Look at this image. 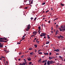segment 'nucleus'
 Returning <instances> with one entry per match:
<instances>
[{"label": "nucleus", "mask_w": 65, "mask_h": 65, "mask_svg": "<svg viewBox=\"0 0 65 65\" xmlns=\"http://www.w3.org/2000/svg\"><path fill=\"white\" fill-rule=\"evenodd\" d=\"M53 63V61L51 60L50 61H47V64L48 65H50V64H52Z\"/></svg>", "instance_id": "obj_1"}, {"label": "nucleus", "mask_w": 65, "mask_h": 65, "mask_svg": "<svg viewBox=\"0 0 65 65\" xmlns=\"http://www.w3.org/2000/svg\"><path fill=\"white\" fill-rule=\"evenodd\" d=\"M26 3H27V5H29L30 4L31 2H30L28 0L26 1Z\"/></svg>", "instance_id": "obj_2"}, {"label": "nucleus", "mask_w": 65, "mask_h": 65, "mask_svg": "<svg viewBox=\"0 0 65 65\" xmlns=\"http://www.w3.org/2000/svg\"><path fill=\"white\" fill-rule=\"evenodd\" d=\"M57 37H58V38L59 39H60V37L63 38H64V37H63V36H61V35H60L59 36H58Z\"/></svg>", "instance_id": "obj_3"}, {"label": "nucleus", "mask_w": 65, "mask_h": 65, "mask_svg": "<svg viewBox=\"0 0 65 65\" xmlns=\"http://www.w3.org/2000/svg\"><path fill=\"white\" fill-rule=\"evenodd\" d=\"M26 63H27V62H25V63H24L22 64L20 63L19 65H26Z\"/></svg>", "instance_id": "obj_4"}, {"label": "nucleus", "mask_w": 65, "mask_h": 65, "mask_svg": "<svg viewBox=\"0 0 65 65\" xmlns=\"http://www.w3.org/2000/svg\"><path fill=\"white\" fill-rule=\"evenodd\" d=\"M49 60H51V59H52L53 58V57L52 56L49 57Z\"/></svg>", "instance_id": "obj_5"}, {"label": "nucleus", "mask_w": 65, "mask_h": 65, "mask_svg": "<svg viewBox=\"0 0 65 65\" xmlns=\"http://www.w3.org/2000/svg\"><path fill=\"white\" fill-rule=\"evenodd\" d=\"M58 33H59V31L58 30H57L56 32V35H57V34H58Z\"/></svg>", "instance_id": "obj_6"}, {"label": "nucleus", "mask_w": 65, "mask_h": 65, "mask_svg": "<svg viewBox=\"0 0 65 65\" xmlns=\"http://www.w3.org/2000/svg\"><path fill=\"white\" fill-rule=\"evenodd\" d=\"M37 31H35L33 32V34H36L37 33Z\"/></svg>", "instance_id": "obj_7"}, {"label": "nucleus", "mask_w": 65, "mask_h": 65, "mask_svg": "<svg viewBox=\"0 0 65 65\" xmlns=\"http://www.w3.org/2000/svg\"><path fill=\"white\" fill-rule=\"evenodd\" d=\"M59 50L57 49V50H54V51H56V52H58V51H59Z\"/></svg>", "instance_id": "obj_8"}, {"label": "nucleus", "mask_w": 65, "mask_h": 65, "mask_svg": "<svg viewBox=\"0 0 65 65\" xmlns=\"http://www.w3.org/2000/svg\"><path fill=\"white\" fill-rule=\"evenodd\" d=\"M42 34L43 36H45V33H42Z\"/></svg>", "instance_id": "obj_9"}, {"label": "nucleus", "mask_w": 65, "mask_h": 65, "mask_svg": "<svg viewBox=\"0 0 65 65\" xmlns=\"http://www.w3.org/2000/svg\"><path fill=\"white\" fill-rule=\"evenodd\" d=\"M27 60H28V61H30L31 60V58H27Z\"/></svg>", "instance_id": "obj_10"}, {"label": "nucleus", "mask_w": 65, "mask_h": 65, "mask_svg": "<svg viewBox=\"0 0 65 65\" xmlns=\"http://www.w3.org/2000/svg\"><path fill=\"white\" fill-rule=\"evenodd\" d=\"M50 43V42L49 41H47L46 42V44H48Z\"/></svg>", "instance_id": "obj_11"}, {"label": "nucleus", "mask_w": 65, "mask_h": 65, "mask_svg": "<svg viewBox=\"0 0 65 65\" xmlns=\"http://www.w3.org/2000/svg\"><path fill=\"white\" fill-rule=\"evenodd\" d=\"M34 46L35 47V48H36L37 47V45H35Z\"/></svg>", "instance_id": "obj_12"}, {"label": "nucleus", "mask_w": 65, "mask_h": 65, "mask_svg": "<svg viewBox=\"0 0 65 65\" xmlns=\"http://www.w3.org/2000/svg\"><path fill=\"white\" fill-rule=\"evenodd\" d=\"M47 37L48 39H50V36H49V35H47Z\"/></svg>", "instance_id": "obj_13"}, {"label": "nucleus", "mask_w": 65, "mask_h": 65, "mask_svg": "<svg viewBox=\"0 0 65 65\" xmlns=\"http://www.w3.org/2000/svg\"><path fill=\"white\" fill-rule=\"evenodd\" d=\"M0 57L2 58H4V59H5V57H4L3 56H2L1 57Z\"/></svg>", "instance_id": "obj_14"}, {"label": "nucleus", "mask_w": 65, "mask_h": 65, "mask_svg": "<svg viewBox=\"0 0 65 65\" xmlns=\"http://www.w3.org/2000/svg\"><path fill=\"white\" fill-rule=\"evenodd\" d=\"M44 55H48V53H44Z\"/></svg>", "instance_id": "obj_15"}, {"label": "nucleus", "mask_w": 65, "mask_h": 65, "mask_svg": "<svg viewBox=\"0 0 65 65\" xmlns=\"http://www.w3.org/2000/svg\"><path fill=\"white\" fill-rule=\"evenodd\" d=\"M61 28H62V29H64V26H61Z\"/></svg>", "instance_id": "obj_16"}, {"label": "nucleus", "mask_w": 65, "mask_h": 65, "mask_svg": "<svg viewBox=\"0 0 65 65\" xmlns=\"http://www.w3.org/2000/svg\"><path fill=\"white\" fill-rule=\"evenodd\" d=\"M0 48H2L3 47V46L1 45H0Z\"/></svg>", "instance_id": "obj_17"}, {"label": "nucleus", "mask_w": 65, "mask_h": 65, "mask_svg": "<svg viewBox=\"0 0 65 65\" xmlns=\"http://www.w3.org/2000/svg\"><path fill=\"white\" fill-rule=\"evenodd\" d=\"M4 39L3 38H0V40H3V39Z\"/></svg>", "instance_id": "obj_18"}, {"label": "nucleus", "mask_w": 65, "mask_h": 65, "mask_svg": "<svg viewBox=\"0 0 65 65\" xmlns=\"http://www.w3.org/2000/svg\"><path fill=\"white\" fill-rule=\"evenodd\" d=\"M3 40H0V42H3Z\"/></svg>", "instance_id": "obj_19"}, {"label": "nucleus", "mask_w": 65, "mask_h": 65, "mask_svg": "<svg viewBox=\"0 0 65 65\" xmlns=\"http://www.w3.org/2000/svg\"><path fill=\"white\" fill-rule=\"evenodd\" d=\"M58 20V18H56L55 19H54V21H56V20Z\"/></svg>", "instance_id": "obj_20"}, {"label": "nucleus", "mask_w": 65, "mask_h": 65, "mask_svg": "<svg viewBox=\"0 0 65 65\" xmlns=\"http://www.w3.org/2000/svg\"><path fill=\"white\" fill-rule=\"evenodd\" d=\"M24 60L25 62H26V60L25 59H24Z\"/></svg>", "instance_id": "obj_21"}, {"label": "nucleus", "mask_w": 65, "mask_h": 65, "mask_svg": "<svg viewBox=\"0 0 65 65\" xmlns=\"http://www.w3.org/2000/svg\"><path fill=\"white\" fill-rule=\"evenodd\" d=\"M65 28L64 29H62V31H65Z\"/></svg>", "instance_id": "obj_22"}, {"label": "nucleus", "mask_w": 65, "mask_h": 65, "mask_svg": "<svg viewBox=\"0 0 65 65\" xmlns=\"http://www.w3.org/2000/svg\"><path fill=\"white\" fill-rule=\"evenodd\" d=\"M45 4V2L44 3H43L42 4V5H44V4Z\"/></svg>", "instance_id": "obj_23"}, {"label": "nucleus", "mask_w": 65, "mask_h": 65, "mask_svg": "<svg viewBox=\"0 0 65 65\" xmlns=\"http://www.w3.org/2000/svg\"><path fill=\"white\" fill-rule=\"evenodd\" d=\"M38 29H39V30H40V29H41V28L40 27V26L39 27Z\"/></svg>", "instance_id": "obj_24"}, {"label": "nucleus", "mask_w": 65, "mask_h": 65, "mask_svg": "<svg viewBox=\"0 0 65 65\" xmlns=\"http://www.w3.org/2000/svg\"><path fill=\"white\" fill-rule=\"evenodd\" d=\"M60 31H62V29L61 28H60Z\"/></svg>", "instance_id": "obj_25"}, {"label": "nucleus", "mask_w": 65, "mask_h": 65, "mask_svg": "<svg viewBox=\"0 0 65 65\" xmlns=\"http://www.w3.org/2000/svg\"><path fill=\"white\" fill-rule=\"evenodd\" d=\"M42 54V52H40V53H39V54H40L41 55V54Z\"/></svg>", "instance_id": "obj_26"}, {"label": "nucleus", "mask_w": 65, "mask_h": 65, "mask_svg": "<svg viewBox=\"0 0 65 65\" xmlns=\"http://www.w3.org/2000/svg\"><path fill=\"white\" fill-rule=\"evenodd\" d=\"M33 52H32L30 53V55H32V54H33Z\"/></svg>", "instance_id": "obj_27"}, {"label": "nucleus", "mask_w": 65, "mask_h": 65, "mask_svg": "<svg viewBox=\"0 0 65 65\" xmlns=\"http://www.w3.org/2000/svg\"><path fill=\"white\" fill-rule=\"evenodd\" d=\"M32 64V62H30L29 63V64Z\"/></svg>", "instance_id": "obj_28"}, {"label": "nucleus", "mask_w": 65, "mask_h": 65, "mask_svg": "<svg viewBox=\"0 0 65 65\" xmlns=\"http://www.w3.org/2000/svg\"><path fill=\"white\" fill-rule=\"evenodd\" d=\"M4 52H5L6 53H7L8 52H7V50H5L4 51Z\"/></svg>", "instance_id": "obj_29"}, {"label": "nucleus", "mask_w": 65, "mask_h": 65, "mask_svg": "<svg viewBox=\"0 0 65 65\" xmlns=\"http://www.w3.org/2000/svg\"><path fill=\"white\" fill-rule=\"evenodd\" d=\"M26 31H29V29H26Z\"/></svg>", "instance_id": "obj_30"}, {"label": "nucleus", "mask_w": 65, "mask_h": 65, "mask_svg": "<svg viewBox=\"0 0 65 65\" xmlns=\"http://www.w3.org/2000/svg\"><path fill=\"white\" fill-rule=\"evenodd\" d=\"M61 6H64V4H61Z\"/></svg>", "instance_id": "obj_31"}, {"label": "nucleus", "mask_w": 65, "mask_h": 65, "mask_svg": "<svg viewBox=\"0 0 65 65\" xmlns=\"http://www.w3.org/2000/svg\"><path fill=\"white\" fill-rule=\"evenodd\" d=\"M32 49V48H29V50H31Z\"/></svg>", "instance_id": "obj_32"}, {"label": "nucleus", "mask_w": 65, "mask_h": 65, "mask_svg": "<svg viewBox=\"0 0 65 65\" xmlns=\"http://www.w3.org/2000/svg\"><path fill=\"white\" fill-rule=\"evenodd\" d=\"M37 19V18H35V19H34V21H35V20H36V19Z\"/></svg>", "instance_id": "obj_33"}, {"label": "nucleus", "mask_w": 65, "mask_h": 65, "mask_svg": "<svg viewBox=\"0 0 65 65\" xmlns=\"http://www.w3.org/2000/svg\"><path fill=\"white\" fill-rule=\"evenodd\" d=\"M45 60H43L42 62V63H45Z\"/></svg>", "instance_id": "obj_34"}, {"label": "nucleus", "mask_w": 65, "mask_h": 65, "mask_svg": "<svg viewBox=\"0 0 65 65\" xmlns=\"http://www.w3.org/2000/svg\"><path fill=\"white\" fill-rule=\"evenodd\" d=\"M48 11H49V10H47V11H46V13H47V12H48Z\"/></svg>", "instance_id": "obj_35"}, {"label": "nucleus", "mask_w": 65, "mask_h": 65, "mask_svg": "<svg viewBox=\"0 0 65 65\" xmlns=\"http://www.w3.org/2000/svg\"><path fill=\"white\" fill-rule=\"evenodd\" d=\"M33 0H32V1H31V4H33Z\"/></svg>", "instance_id": "obj_36"}, {"label": "nucleus", "mask_w": 65, "mask_h": 65, "mask_svg": "<svg viewBox=\"0 0 65 65\" xmlns=\"http://www.w3.org/2000/svg\"><path fill=\"white\" fill-rule=\"evenodd\" d=\"M40 36L41 37H42V36H43V35H42V34H41L40 35Z\"/></svg>", "instance_id": "obj_37"}, {"label": "nucleus", "mask_w": 65, "mask_h": 65, "mask_svg": "<svg viewBox=\"0 0 65 65\" xmlns=\"http://www.w3.org/2000/svg\"><path fill=\"white\" fill-rule=\"evenodd\" d=\"M24 55H23L21 56V58H23V57H24Z\"/></svg>", "instance_id": "obj_38"}, {"label": "nucleus", "mask_w": 65, "mask_h": 65, "mask_svg": "<svg viewBox=\"0 0 65 65\" xmlns=\"http://www.w3.org/2000/svg\"><path fill=\"white\" fill-rule=\"evenodd\" d=\"M59 58H61V59H62V57L61 56H59Z\"/></svg>", "instance_id": "obj_39"}, {"label": "nucleus", "mask_w": 65, "mask_h": 65, "mask_svg": "<svg viewBox=\"0 0 65 65\" xmlns=\"http://www.w3.org/2000/svg\"><path fill=\"white\" fill-rule=\"evenodd\" d=\"M50 55H52V53L51 52H50L49 54Z\"/></svg>", "instance_id": "obj_40"}, {"label": "nucleus", "mask_w": 65, "mask_h": 65, "mask_svg": "<svg viewBox=\"0 0 65 65\" xmlns=\"http://www.w3.org/2000/svg\"><path fill=\"white\" fill-rule=\"evenodd\" d=\"M30 19L31 20H33V18L31 17V18Z\"/></svg>", "instance_id": "obj_41"}, {"label": "nucleus", "mask_w": 65, "mask_h": 65, "mask_svg": "<svg viewBox=\"0 0 65 65\" xmlns=\"http://www.w3.org/2000/svg\"><path fill=\"white\" fill-rule=\"evenodd\" d=\"M40 51V50H39L38 51V53H39Z\"/></svg>", "instance_id": "obj_42"}, {"label": "nucleus", "mask_w": 65, "mask_h": 65, "mask_svg": "<svg viewBox=\"0 0 65 65\" xmlns=\"http://www.w3.org/2000/svg\"><path fill=\"white\" fill-rule=\"evenodd\" d=\"M27 28L29 30V29H30V27H27Z\"/></svg>", "instance_id": "obj_43"}, {"label": "nucleus", "mask_w": 65, "mask_h": 65, "mask_svg": "<svg viewBox=\"0 0 65 65\" xmlns=\"http://www.w3.org/2000/svg\"><path fill=\"white\" fill-rule=\"evenodd\" d=\"M25 8L26 9H27V8H28V7H25Z\"/></svg>", "instance_id": "obj_44"}, {"label": "nucleus", "mask_w": 65, "mask_h": 65, "mask_svg": "<svg viewBox=\"0 0 65 65\" xmlns=\"http://www.w3.org/2000/svg\"><path fill=\"white\" fill-rule=\"evenodd\" d=\"M25 38H22V40H24V39H25Z\"/></svg>", "instance_id": "obj_45"}, {"label": "nucleus", "mask_w": 65, "mask_h": 65, "mask_svg": "<svg viewBox=\"0 0 65 65\" xmlns=\"http://www.w3.org/2000/svg\"><path fill=\"white\" fill-rule=\"evenodd\" d=\"M36 42H37V43H38H38H39V42L38 41H36Z\"/></svg>", "instance_id": "obj_46"}, {"label": "nucleus", "mask_w": 65, "mask_h": 65, "mask_svg": "<svg viewBox=\"0 0 65 65\" xmlns=\"http://www.w3.org/2000/svg\"><path fill=\"white\" fill-rule=\"evenodd\" d=\"M17 44H21V43H17Z\"/></svg>", "instance_id": "obj_47"}, {"label": "nucleus", "mask_w": 65, "mask_h": 65, "mask_svg": "<svg viewBox=\"0 0 65 65\" xmlns=\"http://www.w3.org/2000/svg\"><path fill=\"white\" fill-rule=\"evenodd\" d=\"M46 63H47L46 62H45L44 64V65H46Z\"/></svg>", "instance_id": "obj_48"}, {"label": "nucleus", "mask_w": 65, "mask_h": 65, "mask_svg": "<svg viewBox=\"0 0 65 65\" xmlns=\"http://www.w3.org/2000/svg\"><path fill=\"white\" fill-rule=\"evenodd\" d=\"M27 27H30V24H29V25H28V26Z\"/></svg>", "instance_id": "obj_49"}, {"label": "nucleus", "mask_w": 65, "mask_h": 65, "mask_svg": "<svg viewBox=\"0 0 65 65\" xmlns=\"http://www.w3.org/2000/svg\"><path fill=\"white\" fill-rule=\"evenodd\" d=\"M41 59H40L39 60V62L40 61H41Z\"/></svg>", "instance_id": "obj_50"}, {"label": "nucleus", "mask_w": 65, "mask_h": 65, "mask_svg": "<svg viewBox=\"0 0 65 65\" xmlns=\"http://www.w3.org/2000/svg\"><path fill=\"white\" fill-rule=\"evenodd\" d=\"M59 55V54H58V53H56V55Z\"/></svg>", "instance_id": "obj_51"}, {"label": "nucleus", "mask_w": 65, "mask_h": 65, "mask_svg": "<svg viewBox=\"0 0 65 65\" xmlns=\"http://www.w3.org/2000/svg\"><path fill=\"white\" fill-rule=\"evenodd\" d=\"M56 27H59V26L58 25H56Z\"/></svg>", "instance_id": "obj_52"}, {"label": "nucleus", "mask_w": 65, "mask_h": 65, "mask_svg": "<svg viewBox=\"0 0 65 65\" xmlns=\"http://www.w3.org/2000/svg\"><path fill=\"white\" fill-rule=\"evenodd\" d=\"M3 42H7V41H3Z\"/></svg>", "instance_id": "obj_53"}, {"label": "nucleus", "mask_w": 65, "mask_h": 65, "mask_svg": "<svg viewBox=\"0 0 65 65\" xmlns=\"http://www.w3.org/2000/svg\"><path fill=\"white\" fill-rule=\"evenodd\" d=\"M36 38H35V39H34V40H36Z\"/></svg>", "instance_id": "obj_54"}, {"label": "nucleus", "mask_w": 65, "mask_h": 65, "mask_svg": "<svg viewBox=\"0 0 65 65\" xmlns=\"http://www.w3.org/2000/svg\"><path fill=\"white\" fill-rule=\"evenodd\" d=\"M40 31V29H39V30L38 31V33L39 32V31Z\"/></svg>", "instance_id": "obj_55"}, {"label": "nucleus", "mask_w": 65, "mask_h": 65, "mask_svg": "<svg viewBox=\"0 0 65 65\" xmlns=\"http://www.w3.org/2000/svg\"><path fill=\"white\" fill-rule=\"evenodd\" d=\"M37 56H35V58H37Z\"/></svg>", "instance_id": "obj_56"}, {"label": "nucleus", "mask_w": 65, "mask_h": 65, "mask_svg": "<svg viewBox=\"0 0 65 65\" xmlns=\"http://www.w3.org/2000/svg\"><path fill=\"white\" fill-rule=\"evenodd\" d=\"M51 30H53V27H51Z\"/></svg>", "instance_id": "obj_57"}, {"label": "nucleus", "mask_w": 65, "mask_h": 65, "mask_svg": "<svg viewBox=\"0 0 65 65\" xmlns=\"http://www.w3.org/2000/svg\"><path fill=\"white\" fill-rule=\"evenodd\" d=\"M19 55H21L22 54V53H19Z\"/></svg>", "instance_id": "obj_58"}, {"label": "nucleus", "mask_w": 65, "mask_h": 65, "mask_svg": "<svg viewBox=\"0 0 65 65\" xmlns=\"http://www.w3.org/2000/svg\"><path fill=\"white\" fill-rule=\"evenodd\" d=\"M43 17H46V15H43Z\"/></svg>", "instance_id": "obj_59"}, {"label": "nucleus", "mask_w": 65, "mask_h": 65, "mask_svg": "<svg viewBox=\"0 0 65 65\" xmlns=\"http://www.w3.org/2000/svg\"><path fill=\"white\" fill-rule=\"evenodd\" d=\"M48 22H49V23H51V21H49Z\"/></svg>", "instance_id": "obj_60"}, {"label": "nucleus", "mask_w": 65, "mask_h": 65, "mask_svg": "<svg viewBox=\"0 0 65 65\" xmlns=\"http://www.w3.org/2000/svg\"><path fill=\"white\" fill-rule=\"evenodd\" d=\"M43 24H42V27H43Z\"/></svg>", "instance_id": "obj_61"}, {"label": "nucleus", "mask_w": 65, "mask_h": 65, "mask_svg": "<svg viewBox=\"0 0 65 65\" xmlns=\"http://www.w3.org/2000/svg\"><path fill=\"white\" fill-rule=\"evenodd\" d=\"M33 36H34L33 35H32V36H31V37H33Z\"/></svg>", "instance_id": "obj_62"}, {"label": "nucleus", "mask_w": 65, "mask_h": 65, "mask_svg": "<svg viewBox=\"0 0 65 65\" xmlns=\"http://www.w3.org/2000/svg\"><path fill=\"white\" fill-rule=\"evenodd\" d=\"M45 62H47V60H45Z\"/></svg>", "instance_id": "obj_63"}, {"label": "nucleus", "mask_w": 65, "mask_h": 65, "mask_svg": "<svg viewBox=\"0 0 65 65\" xmlns=\"http://www.w3.org/2000/svg\"><path fill=\"white\" fill-rule=\"evenodd\" d=\"M44 38L45 39V38H46V37L45 36V37H44Z\"/></svg>", "instance_id": "obj_64"}]
</instances>
